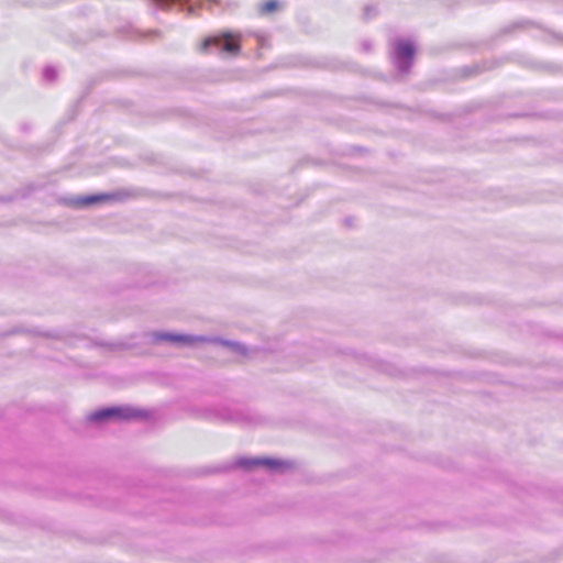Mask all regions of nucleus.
I'll return each mask as SVG.
<instances>
[{"mask_svg":"<svg viewBox=\"0 0 563 563\" xmlns=\"http://www.w3.org/2000/svg\"><path fill=\"white\" fill-rule=\"evenodd\" d=\"M196 412L198 417L208 421L257 423L258 420L249 410L224 405L202 407Z\"/></svg>","mask_w":563,"mask_h":563,"instance_id":"nucleus-1","label":"nucleus"},{"mask_svg":"<svg viewBox=\"0 0 563 563\" xmlns=\"http://www.w3.org/2000/svg\"><path fill=\"white\" fill-rule=\"evenodd\" d=\"M151 416L148 410L134 408L132 406H112L103 407L88 417L90 422L103 423L107 421H130V420H146Z\"/></svg>","mask_w":563,"mask_h":563,"instance_id":"nucleus-2","label":"nucleus"},{"mask_svg":"<svg viewBox=\"0 0 563 563\" xmlns=\"http://www.w3.org/2000/svg\"><path fill=\"white\" fill-rule=\"evenodd\" d=\"M257 466H263L271 473L284 474L294 467V463L274 457H240L233 465L223 466L220 471H228L233 467L251 471Z\"/></svg>","mask_w":563,"mask_h":563,"instance_id":"nucleus-3","label":"nucleus"},{"mask_svg":"<svg viewBox=\"0 0 563 563\" xmlns=\"http://www.w3.org/2000/svg\"><path fill=\"white\" fill-rule=\"evenodd\" d=\"M416 56V46L409 40L398 38L394 42L393 63L401 74L410 71Z\"/></svg>","mask_w":563,"mask_h":563,"instance_id":"nucleus-4","label":"nucleus"},{"mask_svg":"<svg viewBox=\"0 0 563 563\" xmlns=\"http://www.w3.org/2000/svg\"><path fill=\"white\" fill-rule=\"evenodd\" d=\"M151 343L159 344L167 342L174 346H191L198 342L206 341V338L192 334L173 333L166 331H154L150 334Z\"/></svg>","mask_w":563,"mask_h":563,"instance_id":"nucleus-5","label":"nucleus"},{"mask_svg":"<svg viewBox=\"0 0 563 563\" xmlns=\"http://www.w3.org/2000/svg\"><path fill=\"white\" fill-rule=\"evenodd\" d=\"M212 46H216L222 52H227L229 54H238L241 48L239 38L234 37L229 32L206 37L201 43L200 49L202 52H207V49Z\"/></svg>","mask_w":563,"mask_h":563,"instance_id":"nucleus-6","label":"nucleus"},{"mask_svg":"<svg viewBox=\"0 0 563 563\" xmlns=\"http://www.w3.org/2000/svg\"><path fill=\"white\" fill-rule=\"evenodd\" d=\"M120 194H96L79 196L69 200V205L76 208H86L96 203L118 199Z\"/></svg>","mask_w":563,"mask_h":563,"instance_id":"nucleus-7","label":"nucleus"},{"mask_svg":"<svg viewBox=\"0 0 563 563\" xmlns=\"http://www.w3.org/2000/svg\"><path fill=\"white\" fill-rule=\"evenodd\" d=\"M220 343L223 347L228 349L229 352L242 356V357H250L251 351L249 347L240 342L236 341H230V340H220Z\"/></svg>","mask_w":563,"mask_h":563,"instance_id":"nucleus-8","label":"nucleus"},{"mask_svg":"<svg viewBox=\"0 0 563 563\" xmlns=\"http://www.w3.org/2000/svg\"><path fill=\"white\" fill-rule=\"evenodd\" d=\"M19 333H31V334H35V335H42V336H46V338H52V339H58L59 335L56 334V333H52V332H40L35 329H32V330H27V329H24V328H21V327H14L12 329H10L9 331L4 332L2 334V336H9V335H14V334H19Z\"/></svg>","mask_w":563,"mask_h":563,"instance_id":"nucleus-9","label":"nucleus"},{"mask_svg":"<svg viewBox=\"0 0 563 563\" xmlns=\"http://www.w3.org/2000/svg\"><path fill=\"white\" fill-rule=\"evenodd\" d=\"M95 345L108 347L113 351L128 349V344H125L123 342L95 341Z\"/></svg>","mask_w":563,"mask_h":563,"instance_id":"nucleus-10","label":"nucleus"},{"mask_svg":"<svg viewBox=\"0 0 563 563\" xmlns=\"http://www.w3.org/2000/svg\"><path fill=\"white\" fill-rule=\"evenodd\" d=\"M278 8H279V2L277 0H268L267 2H265L264 4L261 5L260 13L261 14H269V13H273L276 10H278Z\"/></svg>","mask_w":563,"mask_h":563,"instance_id":"nucleus-11","label":"nucleus"},{"mask_svg":"<svg viewBox=\"0 0 563 563\" xmlns=\"http://www.w3.org/2000/svg\"><path fill=\"white\" fill-rule=\"evenodd\" d=\"M43 77L47 81H53L57 77V71L52 66H46L43 70Z\"/></svg>","mask_w":563,"mask_h":563,"instance_id":"nucleus-12","label":"nucleus"},{"mask_svg":"<svg viewBox=\"0 0 563 563\" xmlns=\"http://www.w3.org/2000/svg\"><path fill=\"white\" fill-rule=\"evenodd\" d=\"M377 14L376 7L373 5H366L363 11V18L364 20H368Z\"/></svg>","mask_w":563,"mask_h":563,"instance_id":"nucleus-13","label":"nucleus"},{"mask_svg":"<svg viewBox=\"0 0 563 563\" xmlns=\"http://www.w3.org/2000/svg\"><path fill=\"white\" fill-rule=\"evenodd\" d=\"M477 71H478V70H477V68H476V67H475L474 69H473V68H464V69H463V75H464V76H470V75L475 74V73H477Z\"/></svg>","mask_w":563,"mask_h":563,"instance_id":"nucleus-14","label":"nucleus"},{"mask_svg":"<svg viewBox=\"0 0 563 563\" xmlns=\"http://www.w3.org/2000/svg\"><path fill=\"white\" fill-rule=\"evenodd\" d=\"M362 47L365 52H369L372 49V43L368 41H365L362 43Z\"/></svg>","mask_w":563,"mask_h":563,"instance_id":"nucleus-15","label":"nucleus"},{"mask_svg":"<svg viewBox=\"0 0 563 563\" xmlns=\"http://www.w3.org/2000/svg\"><path fill=\"white\" fill-rule=\"evenodd\" d=\"M0 201L10 202V201H12V197H0Z\"/></svg>","mask_w":563,"mask_h":563,"instance_id":"nucleus-16","label":"nucleus"},{"mask_svg":"<svg viewBox=\"0 0 563 563\" xmlns=\"http://www.w3.org/2000/svg\"><path fill=\"white\" fill-rule=\"evenodd\" d=\"M345 223H346L347 225H350V224H351V219H350V218H346V219H345Z\"/></svg>","mask_w":563,"mask_h":563,"instance_id":"nucleus-17","label":"nucleus"},{"mask_svg":"<svg viewBox=\"0 0 563 563\" xmlns=\"http://www.w3.org/2000/svg\"><path fill=\"white\" fill-rule=\"evenodd\" d=\"M152 33H153V34H157V35H158V34H159V31H153Z\"/></svg>","mask_w":563,"mask_h":563,"instance_id":"nucleus-18","label":"nucleus"},{"mask_svg":"<svg viewBox=\"0 0 563 563\" xmlns=\"http://www.w3.org/2000/svg\"><path fill=\"white\" fill-rule=\"evenodd\" d=\"M562 41H563V37H562Z\"/></svg>","mask_w":563,"mask_h":563,"instance_id":"nucleus-19","label":"nucleus"}]
</instances>
